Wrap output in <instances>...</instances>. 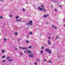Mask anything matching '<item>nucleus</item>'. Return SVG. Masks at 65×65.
Here are the masks:
<instances>
[{"mask_svg":"<svg viewBox=\"0 0 65 65\" xmlns=\"http://www.w3.org/2000/svg\"><path fill=\"white\" fill-rule=\"evenodd\" d=\"M41 6L42 7V9H41V8H40V7H38V9H39V10H41V11H42V9H43L44 11H46V10H45V9H44V6H43V5H41Z\"/></svg>","mask_w":65,"mask_h":65,"instance_id":"1","label":"nucleus"},{"mask_svg":"<svg viewBox=\"0 0 65 65\" xmlns=\"http://www.w3.org/2000/svg\"><path fill=\"white\" fill-rule=\"evenodd\" d=\"M29 25L30 26H32L33 25V23H32V21L30 20L29 21Z\"/></svg>","mask_w":65,"mask_h":65,"instance_id":"2","label":"nucleus"},{"mask_svg":"<svg viewBox=\"0 0 65 65\" xmlns=\"http://www.w3.org/2000/svg\"><path fill=\"white\" fill-rule=\"evenodd\" d=\"M49 16V15L48 14H47L46 15H44L43 16V17L44 18H46V17H48Z\"/></svg>","mask_w":65,"mask_h":65,"instance_id":"3","label":"nucleus"},{"mask_svg":"<svg viewBox=\"0 0 65 65\" xmlns=\"http://www.w3.org/2000/svg\"><path fill=\"white\" fill-rule=\"evenodd\" d=\"M48 43L49 44L51 45V41H50V40H48Z\"/></svg>","mask_w":65,"mask_h":65,"instance_id":"4","label":"nucleus"},{"mask_svg":"<svg viewBox=\"0 0 65 65\" xmlns=\"http://www.w3.org/2000/svg\"><path fill=\"white\" fill-rule=\"evenodd\" d=\"M52 28H55V29H56L57 28V27H56V26H53V25H52Z\"/></svg>","mask_w":65,"mask_h":65,"instance_id":"5","label":"nucleus"},{"mask_svg":"<svg viewBox=\"0 0 65 65\" xmlns=\"http://www.w3.org/2000/svg\"><path fill=\"white\" fill-rule=\"evenodd\" d=\"M29 57H31V58H33V55H30L29 56Z\"/></svg>","mask_w":65,"mask_h":65,"instance_id":"6","label":"nucleus"},{"mask_svg":"<svg viewBox=\"0 0 65 65\" xmlns=\"http://www.w3.org/2000/svg\"><path fill=\"white\" fill-rule=\"evenodd\" d=\"M27 52H28V53H31V51L29 50H27Z\"/></svg>","mask_w":65,"mask_h":65,"instance_id":"7","label":"nucleus"},{"mask_svg":"<svg viewBox=\"0 0 65 65\" xmlns=\"http://www.w3.org/2000/svg\"><path fill=\"white\" fill-rule=\"evenodd\" d=\"M26 43H29V41L28 40H26Z\"/></svg>","mask_w":65,"mask_h":65,"instance_id":"8","label":"nucleus"},{"mask_svg":"<svg viewBox=\"0 0 65 65\" xmlns=\"http://www.w3.org/2000/svg\"><path fill=\"white\" fill-rule=\"evenodd\" d=\"M50 51V50H48V49H46L45 50V51L46 52H48Z\"/></svg>","mask_w":65,"mask_h":65,"instance_id":"9","label":"nucleus"},{"mask_svg":"<svg viewBox=\"0 0 65 65\" xmlns=\"http://www.w3.org/2000/svg\"><path fill=\"white\" fill-rule=\"evenodd\" d=\"M25 49V50H27V48L26 47H25V48L23 47V50H24Z\"/></svg>","mask_w":65,"mask_h":65,"instance_id":"10","label":"nucleus"},{"mask_svg":"<svg viewBox=\"0 0 65 65\" xmlns=\"http://www.w3.org/2000/svg\"><path fill=\"white\" fill-rule=\"evenodd\" d=\"M22 20L21 19H20V20H16V21H17V22H19L20 21H21Z\"/></svg>","mask_w":65,"mask_h":65,"instance_id":"11","label":"nucleus"},{"mask_svg":"<svg viewBox=\"0 0 65 65\" xmlns=\"http://www.w3.org/2000/svg\"><path fill=\"white\" fill-rule=\"evenodd\" d=\"M23 47H22L20 46L19 47V48H20V49H23Z\"/></svg>","mask_w":65,"mask_h":65,"instance_id":"12","label":"nucleus"},{"mask_svg":"<svg viewBox=\"0 0 65 65\" xmlns=\"http://www.w3.org/2000/svg\"><path fill=\"white\" fill-rule=\"evenodd\" d=\"M20 55H21V56H23V54L21 52L20 53Z\"/></svg>","mask_w":65,"mask_h":65,"instance_id":"13","label":"nucleus"},{"mask_svg":"<svg viewBox=\"0 0 65 65\" xmlns=\"http://www.w3.org/2000/svg\"><path fill=\"white\" fill-rule=\"evenodd\" d=\"M0 18H1V19H2L3 18V17L2 16H1Z\"/></svg>","mask_w":65,"mask_h":65,"instance_id":"14","label":"nucleus"},{"mask_svg":"<svg viewBox=\"0 0 65 65\" xmlns=\"http://www.w3.org/2000/svg\"><path fill=\"white\" fill-rule=\"evenodd\" d=\"M12 61V59H9L8 60V61L9 62H11V61Z\"/></svg>","mask_w":65,"mask_h":65,"instance_id":"15","label":"nucleus"},{"mask_svg":"<svg viewBox=\"0 0 65 65\" xmlns=\"http://www.w3.org/2000/svg\"><path fill=\"white\" fill-rule=\"evenodd\" d=\"M55 12H57V9H55Z\"/></svg>","mask_w":65,"mask_h":65,"instance_id":"16","label":"nucleus"},{"mask_svg":"<svg viewBox=\"0 0 65 65\" xmlns=\"http://www.w3.org/2000/svg\"><path fill=\"white\" fill-rule=\"evenodd\" d=\"M4 52H5V50H3L2 51V53H4Z\"/></svg>","mask_w":65,"mask_h":65,"instance_id":"17","label":"nucleus"},{"mask_svg":"<svg viewBox=\"0 0 65 65\" xmlns=\"http://www.w3.org/2000/svg\"><path fill=\"white\" fill-rule=\"evenodd\" d=\"M48 53H49V54H51V53H52V52H51V51H50V50H49V51H48Z\"/></svg>","mask_w":65,"mask_h":65,"instance_id":"18","label":"nucleus"},{"mask_svg":"<svg viewBox=\"0 0 65 65\" xmlns=\"http://www.w3.org/2000/svg\"><path fill=\"white\" fill-rule=\"evenodd\" d=\"M5 57V56L4 55V56H3L2 57V58H4Z\"/></svg>","mask_w":65,"mask_h":65,"instance_id":"19","label":"nucleus"},{"mask_svg":"<svg viewBox=\"0 0 65 65\" xmlns=\"http://www.w3.org/2000/svg\"><path fill=\"white\" fill-rule=\"evenodd\" d=\"M32 47V46H30L29 47H28V48H31Z\"/></svg>","mask_w":65,"mask_h":65,"instance_id":"20","label":"nucleus"},{"mask_svg":"<svg viewBox=\"0 0 65 65\" xmlns=\"http://www.w3.org/2000/svg\"><path fill=\"white\" fill-rule=\"evenodd\" d=\"M18 32H15V35H18Z\"/></svg>","mask_w":65,"mask_h":65,"instance_id":"21","label":"nucleus"},{"mask_svg":"<svg viewBox=\"0 0 65 65\" xmlns=\"http://www.w3.org/2000/svg\"><path fill=\"white\" fill-rule=\"evenodd\" d=\"M47 62H49V63H52V61H47Z\"/></svg>","mask_w":65,"mask_h":65,"instance_id":"22","label":"nucleus"},{"mask_svg":"<svg viewBox=\"0 0 65 65\" xmlns=\"http://www.w3.org/2000/svg\"><path fill=\"white\" fill-rule=\"evenodd\" d=\"M12 14H11L9 15V17H10V18H11V17H12Z\"/></svg>","mask_w":65,"mask_h":65,"instance_id":"23","label":"nucleus"},{"mask_svg":"<svg viewBox=\"0 0 65 65\" xmlns=\"http://www.w3.org/2000/svg\"><path fill=\"white\" fill-rule=\"evenodd\" d=\"M18 42H19V41H20V40H21V39H18Z\"/></svg>","mask_w":65,"mask_h":65,"instance_id":"24","label":"nucleus"},{"mask_svg":"<svg viewBox=\"0 0 65 65\" xmlns=\"http://www.w3.org/2000/svg\"><path fill=\"white\" fill-rule=\"evenodd\" d=\"M10 57H7V59H10Z\"/></svg>","mask_w":65,"mask_h":65,"instance_id":"25","label":"nucleus"},{"mask_svg":"<svg viewBox=\"0 0 65 65\" xmlns=\"http://www.w3.org/2000/svg\"><path fill=\"white\" fill-rule=\"evenodd\" d=\"M18 18H19V16H17L16 17L15 19H18Z\"/></svg>","mask_w":65,"mask_h":65,"instance_id":"26","label":"nucleus"},{"mask_svg":"<svg viewBox=\"0 0 65 65\" xmlns=\"http://www.w3.org/2000/svg\"><path fill=\"white\" fill-rule=\"evenodd\" d=\"M35 65H36V64H37V62H36L35 63Z\"/></svg>","mask_w":65,"mask_h":65,"instance_id":"27","label":"nucleus"},{"mask_svg":"<svg viewBox=\"0 0 65 65\" xmlns=\"http://www.w3.org/2000/svg\"><path fill=\"white\" fill-rule=\"evenodd\" d=\"M29 34H32V32H29Z\"/></svg>","mask_w":65,"mask_h":65,"instance_id":"28","label":"nucleus"},{"mask_svg":"<svg viewBox=\"0 0 65 65\" xmlns=\"http://www.w3.org/2000/svg\"><path fill=\"white\" fill-rule=\"evenodd\" d=\"M41 48L42 49H43L44 48V47H41Z\"/></svg>","mask_w":65,"mask_h":65,"instance_id":"29","label":"nucleus"},{"mask_svg":"<svg viewBox=\"0 0 65 65\" xmlns=\"http://www.w3.org/2000/svg\"><path fill=\"white\" fill-rule=\"evenodd\" d=\"M37 60L39 62V60L38 59H37Z\"/></svg>","mask_w":65,"mask_h":65,"instance_id":"30","label":"nucleus"},{"mask_svg":"<svg viewBox=\"0 0 65 65\" xmlns=\"http://www.w3.org/2000/svg\"><path fill=\"white\" fill-rule=\"evenodd\" d=\"M29 23H27V25H29Z\"/></svg>","mask_w":65,"mask_h":65,"instance_id":"31","label":"nucleus"},{"mask_svg":"<svg viewBox=\"0 0 65 65\" xmlns=\"http://www.w3.org/2000/svg\"><path fill=\"white\" fill-rule=\"evenodd\" d=\"M23 11H25V9H23Z\"/></svg>","mask_w":65,"mask_h":65,"instance_id":"32","label":"nucleus"},{"mask_svg":"<svg viewBox=\"0 0 65 65\" xmlns=\"http://www.w3.org/2000/svg\"><path fill=\"white\" fill-rule=\"evenodd\" d=\"M4 41H6V39H4Z\"/></svg>","mask_w":65,"mask_h":65,"instance_id":"33","label":"nucleus"},{"mask_svg":"<svg viewBox=\"0 0 65 65\" xmlns=\"http://www.w3.org/2000/svg\"><path fill=\"white\" fill-rule=\"evenodd\" d=\"M24 53H25V54H26V52L25 51H24Z\"/></svg>","mask_w":65,"mask_h":65,"instance_id":"34","label":"nucleus"},{"mask_svg":"<svg viewBox=\"0 0 65 65\" xmlns=\"http://www.w3.org/2000/svg\"><path fill=\"white\" fill-rule=\"evenodd\" d=\"M46 61V59L44 60V62H45Z\"/></svg>","mask_w":65,"mask_h":65,"instance_id":"35","label":"nucleus"},{"mask_svg":"<svg viewBox=\"0 0 65 65\" xmlns=\"http://www.w3.org/2000/svg\"><path fill=\"white\" fill-rule=\"evenodd\" d=\"M5 62V60H3L2 61V62Z\"/></svg>","mask_w":65,"mask_h":65,"instance_id":"36","label":"nucleus"},{"mask_svg":"<svg viewBox=\"0 0 65 65\" xmlns=\"http://www.w3.org/2000/svg\"><path fill=\"white\" fill-rule=\"evenodd\" d=\"M15 51H17V48H16L15 49Z\"/></svg>","mask_w":65,"mask_h":65,"instance_id":"37","label":"nucleus"},{"mask_svg":"<svg viewBox=\"0 0 65 65\" xmlns=\"http://www.w3.org/2000/svg\"><path fill=\"white\" fill-rule=\"evenodd\" d=\"M59 7H62V6H61V5H60L59 6Z\"/></svg>","mask_w":65,"mask_h":65,"instance_id":"38","label":"nucleus"},{"mask_svg":"<svg viewBox=\"0 0 65 65\" xmlns=\"http://www.w3.org/2000/svg\"><path fill=\"white\" fill-rule=\"evenodd\" d=\"M48 39H50V38H51V37H49L48 38Z\"/></svg>","mask_w":65,"mask_h":65,"instance_id":"39","label":"nucleus"},{"mask_svg":"<svg viewBox=\"0 0 65 65\" xmlns=\"http://www.w3.org/2000/svg\"><path fill=\"white\" fill-rule=\"evenodd\" d=\"M42 52H43L42 51V50L41 51V53H42Z\"/></svg>","mask_w":65,"mask_h":65,"instance_id":"40","label":"nucleus"},{"mask_svg":"<svg viewBox=\"0 0 65 65\" xmlns=\"http://www.w3.org/2000/svg\"><path fill=\"white\" fill-rule=\"evenodd\" d=\"M63 26H64V27H65V24H64L63 25Z\"/></svg>","mask_w":65,"mask_h":65,"instance_id":"41","label":"nucleus"},{"mask_svg":"<svg viewBox=\"0 0 65 65\" xmlns=\"http://www.w3.org/2000/svg\"><path fill=\"white\" fill-rule=\"evenodd\" d=\"M27 38H29V37H28V36H27Z\"/></svg>","mask_w":65,"mask_h":65,"instance_id":"42","label":"nucleus"},{"mask_svg":"<svg viewBox=\"0 0 65 65\" xmlns=\"http://www.w3.org/2000/svg\"><path fill=\"white\" fill-rule=\"evenodd\" d=\"M56 37H57V38H58V36H56Z\"/></svg>","mask_w":65,"mask_h":65,"instance_id":"43","label":"nucleus"},{"mask_svg":"<svg viewBox=\"0 0 65 65\" xmlns=\"http://www.w3.org/2000/svg\"><path fill=\"white\" fill-rule=\"evenodd\" d=\"M41 54H42H42H43L42 52H41Z\"/></svg>","mask_w":65,"mask_h":65,"instance_id":"44","label":"nucleus"},{"mask_svg":"<svg viewBox=\"0 0 65 65\" xmlns=\"http://www.w3.org/2000/svg\"><path fill=\"white\" fill-rule=\"evenodd\" d=\"M51 7H52V8L53 7V6H52V5H51Z\"/></svg>","mask_w":65,"mask_h":65,"instance_id":"45","label":"nucleus"},{"mask_svg":"<svg viewBox=\"0 0 65 65\" xmlns=\"http://www.w3.org/2000/svg\"><path fill=\"white\" fill-rule=\"evenodd\" d=\"M48 22H46V23L47 24H48Z\"/></svg>","mask_w":65,"mask_h":65,"instance_id":"46","label":"nucleus"},{"mask_svg":"<svg viewBox=\"0 0 65 65\" xmlns=\"http://www.w3.org/2000/svg\"><path fill=\"white\" fill-rule=\"evenodd\" d=\"M54 38V37H52V38Z\"/></svg>","mask_w":65,"mask_h":65,"instance_id":"47","label":"nucleus"},{"mask_svg":"<svg viewBox=\"0 0 65 65\" xmlns=\"http://www.w3.org/2000/svg\"><path fill=\"white\" fill-rule=\"evenodd\" d=\"M59 57V56H58V57Z\"/></svg>","mask_w":65,"mask_h":65,"instance_id":"48","label":"nucleus"},{"mask_svg":"<svg viewBox=\"0 0 65 65\" xmlns=\"http://www.w3.org/2000/svg\"><path fill=\"white\" fill-rule=\"evenodd\" d=\"M0 1H3V0H0Z\"/></svg>","mask_w":65,"mask_h":65,"instance_id":"49","label":"nucleus"},{"mask_svg":"<svg viewBox=\"0 0 65 65\" xmlns=\"http://www.w3.org/2000/svg\"><path fill=\"white\" fill-rule=\"evenodd\" d=\"M54 2V3H56V2Z\"/></svg>","mask_w":65,"mask_h":65,"instance_id":"50","label":"nucleus"},{"mask_svg":"<svg viewBox=\"0 0 65 65\" xmlns=\"http://www.w3.org/2000/svg\"><path fill=\"white\" fill-rule=\"evenodd\" d=\"M64 21H65V19L64 20Z\"/></svg>","mask_w":65,"mask_h":65,"instance_id":"51","label":"nucleus"},{"mask_svg":"<svg viewBox=\"0 0 65 65\" xmlns=\"http://www.w3.org/2000/svg\"><path fill=\"white\" fill-rule=\"evenodd\" d=\"M55 1H56V0H53V1H55Z\"/></svg>","mask_w":65,"mask_h":65,"instance_id":"52","label":"nucleus"}]
</instances>
